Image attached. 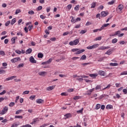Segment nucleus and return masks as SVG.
<instances>
[{
  "mask_svg": "<svg viewBox=\"0 0 127 127\" xmlns=\"http://www.w3.org/2000/svg\"><path fill=\"white\" fill-rule=\"evenodd\" d=\"M111 84H108L107 87L103 88L102 89V87H101V85H97L96 87H95V90H100V91H104V90H106V89H110L111 88Z\"/></svg>",
  "mask_w": 127,
  "mask_h": 127,
  "instance_id": "1",
  "label": "nucleus"
},
{
  "mask_svg": "<svg viewBox=\"0 0 127 127\" xmlns=\"http://www.w3.org/2000/svg\"><path fill=\"white\" fill-rule=\"evenodd\" d=\"M79 39H76L74 40L73 41H70L69 43V45L71 46H73V45H77L78 43L79 42Z\"/></svg>",
  "mask_w": 127,
  "mask_h": 127,
  "instance_id": "2",
  "label": "nucleus"
},
{
  "mask_svg": "<svg viewBox=\"0 0 127 127\" xmlns=\"http://www.w3.org/2000/svg\"><path fill=\"white\" fill-rule=\"evenodd\" d=\"M8 111V107L7 106H5L3 107L2 111H0V115H4L6 114Z\"/></svg>",
  "mask_w": 127,
  "mask_h": 127,
  "instance_id": "3",
  "label": "nucleus"
},
{
  "mask_svg": "<svg viewBox=\"0 0 127 127\" xmlns=\"http://www.w3.org/2000/svg\"><path fill=\"white\" fill-rule=\"evenodd\" d=\"M18 61H21L20 57H16L10 60L11 63H15V62H18Z\"/></svg>",
  "mask_w": 127,
  "mask_h": 127,
  "instance_id": "4",
  "label": "nucleus"
},
{
  "mask_svg": "<svg viewBox=\"0 0 127 127\" xmlns=\"http://www.w3.org/2000/svg\"><path fill=\"white\" fill-rule=\"evenodd\" d=\"M55 87H56V85H53L52 86H49L48 87L46 88V91H52V90H53L55 88Z\"/></svg>",
  "mask_w": 127,
  "mask_h": 127,
  "instance_id": "5",
  "label": "nucleus"
},
{
  "mask_svg": "<svg viewBox=\"0 0 127 127\" xmlns=\"http://www.w3.org/2000/svg\"><path fill=\"white\" fill-rule=\"evenodd\" d=\"M29 61L31 63H33V64L36 63V61L35 60V59H34V58L33 57V56H31L30 57Z\"/></svg>",
  "mask_w": 127,
  "mask_h": 127,
  "instance_id": "6",
  "label": "nucleus"
},
{
  "mask_svg": "<svg viewBox=\"0 0 127 127\" xmlns=\"http://www.w3.org/2000/svg\"><path fill=\"white\" fill-rule=\"evenodd\" d=\"M109 48H111V47H110V46H107V47L101 46L98 48V50H105V49H109Z\"/></svg>",
  "mask_w": 127,
  "mask_h": 127,
  "instance_id": "7",
  "label": "nucleus"
},
{
  "mask_svg": "<svg viewBox=\"0 0 127 127\" xmlns=\"http://www.w3.org/2000/svg\"><path fill=\"white\" fill-rule=\"evenodd\" d=\"M38 75H39V76H42L43 77H45V75H47V72L45 71H40L38 72Z\"/></svg>",
  "mask_w": 127,
  "mask_h": 127,
  "instance_id": "8",
  "label": "nucleus"
},
{
  "mask_svg": "<svg viewBox=\"0 0 127 127\" xmlns=\"http://www.w3.org/2000/svg\"><path fill=\"white\" fill-rule=\"evenodd\" d=\"M15 78H16V76H12L8 78H6L5 79V81H10V80H13V79H15Z\"/></svg>",
  "mask_w": 127,
  "mask_h": 127,
  "instance_id": "9",
  "label": "nucleus"
},
{
  "mask_svg": "<svg viewBox=\"0 0 127 127\" xmlns=\"http://www.w3.org/2000/svg\"><path fill=\"white\" fill-rule=\"evenodd\" d=\"M83 52H85V50L82 49L81 50H77V51L74 53L75 55H78L79 54H81V53H83Z\"/></svg>",
  "mask_w": 127,
  "mask_h": 127,
  "instance_id": "10",
  "label": "nucleus"
},
{
  "mask_svg": "<svg viewBox=\"0 0 127 127\" xmlns=\"http://www.w3.org/2000/svg\"><path fill=\"white\" fill-rule=\"evenodd\" d=\"M101 14L102 17H105V16H107V15L109 14V12H106V11H102L101 12Z\"/></svg>",
  "mask_w": 127,
  "mask_h": 127,
  "instance_id": "11",
  "label": "nucleus"
},
{
  "mask_svg": "<svg viewBox=\"0 0 127 127\" xmlns=\"http://www.w3.org/2000/svg\"><path fill=\"white\" fill-rule=\"evenodd\" d=\"M94 91H95V88L90 89L89 90L87 91L86 95H89L90 96V95L92 94V92H94Z\"/></svg>",
  "mask_w": 127,
  "mask_h": 127,
  "instance_id": "12",
  "label": "nucleus"
},
{
  "mask_svg": "<svg viewBox=\"0 0 127 127\" xmlns=\"http://www.w3.org/2000/svg\"><path fill=\"white\" fill-rule=\"evenodd\" d=\"M123 8H124V5L120 4V5H119L117 9V10L119 9L120 10V11H122V10H123Z\"/></svg>",
  "mask_w": 127,
  "mask_h": 127,
  "instance_id": "13",
  "label": "nucleus"
},
{
  "mask_svg": "<svg viewBox=\"0 0 127 127\" xmlns=\"http://www.w3.org/2000/svg\"><path fill=\"white\" fill-rule=\"evenodd\" d=\"M64 117H65V119H69V118H72V114L68 113L64 115Z\"/></svg>",
  "mask_w": 127,
  "mask_h": 127,
  "instance_id": "14",
  "label": "nucleus"
},
{
  "mask_svg": "<svg viewBox=\"0 0 127 127\" xmlns=\"http://www.w3.org/2000/svg\"><path fill=\"white\" fill-rule=\"evenodd\" d=\"M32 52V49L31 48L28 49L26 51V54H31V53Z\"/></svg>",
  "mask_w": 127,
  "mask_h": 127,
  "instance_id": "15",
  "label": "nucleus"
},
{
  "mask_svg": "<svg viewBox=\"0 0 127 127\" xmlns=\"http://www.w3.org/2000/svg\"><path fill=\"white\" fill-rule=\"evenodd\" d=\"M108 25H110V24H104L102 26V27L100 28L101 29V30H103V29H105V27H107V26H108Z\"/></svg>",
  "mask_w": 127,
  "mask_h": 127,
  "instance_id": "16",
  "label": "nucleus"
},
{
  "mask_svg": "<svg viewBox=\"0 0 127 127\" xmlns=\"http://www.w3.org/2000/svg\"><path fill=\"white\" fill-rule=\"evenodd\" d=\"M99 75H100V76H105V75L106 74V72H105V71L103 70H100L99 72Z\"/></svg>",
  "mask_w": 127,
  "mask_h": 127,
  "instance_id": "17",
  "label": "nucleus"
},
{
  "mask_svg": "<svg viewBox=\"0 0 127 127\" xmlns=\"http://www.w3.org/2000/svg\"><path fill=\"white\" fill-rule=\"evenodd\" d=\"M17 39V37H13L11 39V41L12 42V44H14L15 43V40Z\"/></svg>",
  "mask_w": 127,
  "mask_h": 127,
  "instance_id": "18",
  "label": "nucleus"
},
{
  "mask_svg": "<svg viewBox=\"0 0 127 127\" xmlns=\"http://www.w3.org/2000/svg\"><path fill=\"white\" fill-rule=\"evenodd\" d=\"M121 34V31L119 30L115 32L114 35H112V36H116V35H120Z\"/></svg>",
  "mask_w": 127,
  "mask_h": 127,
  "instance_id": "19",
  "label": "nucleus"
},
{
  "mask_svg": "<svg viewBox=\"0 0 127 127\" xmlns=\"http://www.w3.org/2000/svg\"><path fill=\"white\" fill-rule=\"evenodd\" d=\"M110 66H112L113 67H115L116 66H119V64L111 63L110 64Z\"/></svg>",
  "mask_w": 127,
  "mask_h": 127,
  "instance_id": "20",
  "label": "nucleus"
},
{
  "mask_svg": "<svg viewBox=\"0 0 127 127\" xmlns=\"http://www.w3.org/2000/svg\"><path fill=\"white\" fill-rule=\"evenodd\" d=\"M36 103L37 104H42V103H43V100H42V99H37L36 100Z\"/></svg>",
  "mask_w": 127,
  "mask_h": 127,
  "instance_id": "21",
  "label": "nucleus"
},
{
  "mask_svg": "<svg viewBox=\"0 0 127 127\" xmlns=\"http://www.w3.org/2000/svg\"><path fill=\"white\" fill-rule=\"evenodd\" d=\"M96 2H93L91 4V8H95L96 7Z\"/></svg>",
  "mask_w": 127,
  "mask_h": 127,
  "instance_id": "22",
  "label": "nucleus"
},
{
  "mask_svg": "<svg viewBox=\"0 0 127 127\" xmlns=\"http://www.w3.org/2000/svg\"><path fill=\"white\" fill-rule=\"evenodd\" d=\"M90 77H91L92 78H96L97 76H98V74L96 73H94V74H89Z\"/></svg>",
  "mask_w": 127,
  "mask_h": 127,
  "instance_id": "23",
  "label": "nucleus"
},
{
  "mask_svg": "<svg viewBox=\"0 0 127 127\" xmlns=\"http://www.w3.org/2000/svg\"><path fill=\"white\" fill-rule=\"evenodd\" d=\"M15 22H16V19H15V18H14L11 20V22L10 23L11 25H13L14 23H15Z\"/></svg>",
  "mask_w": 127,
  "mask_h": 127,
  "instance_id": "24",
  "label": "nucleus"
},
{
  "mask_svg": "<svg viewBox=\"0 0 127 127\" xmlns=\"http://www.w3.org/2000/svg\"><path fill=\"white\" fill-rule=\"evenodd\" d=\"M87 59V56L86 55H83L81 56V58L80 59V60H86Z\"/></svg>",
  "mask_w": 127,
  "mask_h": 127,
  "instance_id": "25",
  "label": "nucleus"
},
{
  "mask_svg": "<svg viewBox=\"0 0 127 127\" xmlns=\"http://www.w3.org/2000/svg\"><path fill=\"white\" fill-rule=\"evenodd\" d=\"M101 108V104H97L95 106V110H99Z\"/></svg>",
  "mask_w": 127,
  "mask_h": 127,
  "instance_id": "26",
  "label": "nucleus"
},
{
  "mask_svg": "<svg viewBox=\"0 0 127 127\" xmlns=\"http://www.w3.org/2000/svg\"><path fill=\"white\" fill-rule=\"evenodd\" d=\"M38 58H43V54L40 53L38 54Z\"/></svg>",
  "mask_w": 127,
  "mask_h": 127,
  "instance_id": "27",
  "label": "nucleus"
},
{
  "mask_svg": "<svg viewBox=\"0 0 127 127\" xmlns=\"http://www.w3.org/2000/svg\"><path fill=\"white\" fill-rule=\"evenodd\" d=\"M66 8V9L70 10V9H71V8H72V4H69L67 5Z\"/></svg>",
  "mask_w": 127,
  "mask_h": 127,
  "instance_id": "28",
  "label": "nucleus"
},
{
  "mask_svg": "<svg viewBox=\"0 0 127 127\" xmlns=\"http://www.w3.org/2000/svg\"><path fill=\"white\" fill-rule=\"evenodd\" d=\"M113 108V106L111 105H108L106 106L107 110H111V109Z\"/></svg>",
  "mask_w": 127,
  "mask_h": 127,
  "instance_id": "29",
  "label": "nucleus"
},
{
  "mask_svg": "<svg viewBox=\"0 0 127 127\" xmlns=\"http://www.w3.org/2000/svg\"><path fill=\"white\" fill-rule=\"evenodd\" d=\"M36 97V96H35V95H32L29 97V99H30V100L33 101V100H35Z\"/></svg>",
  "mask_w": 127,
  "mask_h": 127,
  "instance_id": "30",
  "label": "nucleus"
},
{
  "mask_svg": "<svg viewBox=\"0 0 127 127\" xmlns=\"http://www.w3.org/2000/svg\"><path fill=\"white\" fill-rule=\"evenodd\" d=\"M117 42H118V39L117 38L112 40V43H113V44H115V43H117Z\"/></svg>",
  "mask_w": 127,
  "mask_h": 127,
  "instance_id": "31",
  "label": "nucleus"
},
{
  "mask_svg": "<svg viewBox=\"0 0 127 127\" xmlns=\"http://www.w3.org/2000/svg\"><path fill=\"white\" fill-rule=\"evenodd\" d=\"M105 54H107V55H111L112 54V51L111 50H109L105 53Z\"/></svg>",
  "mask_w": 127,
  "mask_h": 127,
  "instance_id": "32",
  "label": "nucleus"
},
{
  "mask_svg": "<svg viewBox=\"0 0 127 127\" xmlns=\"http://www.w3.org/2000/svg\"><path fill=\"white\" fill-rule=\"evenodd\" d=\"M96 41L102 40V36L97 37L95 38V40Z\"/></svg>",
  "mask_w": 127,
  "mask_h": 127,
  "instance_id": "33",
  "label": "nucleus"
},
{
  "mask_svg": "<svg viewBox=\"0 0 127 127\" xmlns=\"http://www.w3.org/2000/svg\"><path fill=\"white\" fill-rule=\"evenodd\" d=\"M104 59H106V57L100 58L98 59V62H101V61H103Z\"/></svg>",
  "mask_w": 127,
  "mask_h": 127,
  "instance_id": "34",
  "label": "nucleus"
},
{
  "mask_svg": "<svg viewBox=\"0 0 127 127\" xmlns=\"http://www.w3.org/2000/svg\"><path fill=\"white\" fill-rule=\"evenodd\" d=\"M93 31L94 33L98 32V31H102V29H101V28L100 29H96L93 30Z\"/></svg>",
  "mask_w": 127,
  "mask_h": 127,
  "instance_id": "35",
  "label": "nucleus"
},
{
  "mask_svg": "<svg viewBox=\"0 0 127 127\" xmlns=\"http://www.w3.org/2000/svg\"><path fill=\"white\" fill-rule=\"evenodd\" d=\"M114 3H115V0H112V1H109L108 3V4H109L110 5H112V4H114Z\"/></svg>",
  "mask_w": 127,
  "mask_h": 127,
  "instance_id": "36",
  "label": "nucleus"
},
{
  "mask_svg": "<svg viewBox=\"0 0 127 127\" xmlns=\"http://www.w3.org/2000/svg\"><path fill=\"white\" fill-rule=\"evenodd\" d=\"M22 112H23L22 110H18L16 112L15 114L16 115H19Z\"/></svg>",
  "mask_w": 127,
  "mask_h": 127,
  "instance_id": "37",
  "label": "nucleus"
},
{
  "mask_svg": "<svg viewBox=\"0 0 127 127\" xmlns=\"http://www.w3.org/2000/svg\"><path fill=\"white\" fill-rule=\"evenodd\" d=\"M87 32V30H83L80 32V34H85Z\"/></svg>",
  "mask_w": 127,
  "mask_h": 127,
  "instance_id": "38",
  "label": "nucleus"
},
{
  "mask_svg": "<svg viewBox=\"0 0 127 127\" xmlns=\"http://www.w3.org/2000/svg\"><path fill=\"white\" fill-rule=\"evenodd\" d=\"M37 122V118L33 120V122L31 123V125H33Z\"/></svg>",
  "mask_w": 127,
  "mask_h": 127,
  "instance_id": "39",
  "label": "nucleus"
},
{
  "mask_svg": "<svg viewBox=\"0 0 127 127\" xmlns=\"http://www.w3.org/2000/svg\"><path fill=\"white\" fill-rule=\"evenodd\" d=\"M93 49L97 48V47H99V44H95L92 45Z\"/></svg>",
  "mask_w": 127,
  "mask_h": 127,
  "instance_id": "40",
  "label": "nucleus"
},
{
  "mask_svg": "<svg viewBox=\"0 0 127 127\" xmlns=\"http://www.w3.org/2000/svg\"><path fill=\"white\" fill-rule=\"evenodd\" d=\"M29 94V91H25L22 93V95H28Z\"/></svg>",
  "mask_w": 127,
  "mask_h": 127,
  "instance_id": "41",
  "label": "nucleus"
},
{
  "mask_svg": "<svg viewBox=\"0 0 127 127\" xmlns=\"http://www.w3.org/2000/svg\"><path fill=\"white\" fill-rule=\"evenodd\" d=\"M14 105H15V103L14 102H11L9 104V107H10L11 108V107H13V106H14Z\"/></svg>",
  "mask_w": 127,
  "mask_h": 127,
  "instance_id": "42",
  "label": "nucleus"
},
{
  "mask_svg": "<svg viewBox=\"0 0 127 127\" xmlns=\"http://www.w3.org/2000/svg\"><path fill=\"white\" fill-rule=\"evenodd\" d=\"M20 12H21V11L20 10V9H17L16 10V11H15V14H18V13H19Z\"/></svg>",
  "mask_w": 127,
  "mask_h": 127,
  "instance_id": "43",
  "label": "nucleus"
},
{
  "mask_svg": "<svg viewBox=\"0 0 127 127\" xmlns=\"http://www.w3.org/2000/svg\"><path fill=\"white\" fill-rule=\"evenodd\" d=\"M21 127H32V126L29 124H26L25 125L21 126Z\"/></svg>",
  "mask_w": 127,
  "mask_h": 127,
  "instance_id": "44",
  "label": "nucleus"
},
{
  "mask_svg": "<svg viewBox=\"0 0 127 127\" xmlns=\"http://www.w3.org/2000/svg\"><path fill=\"white\" fill-rule=\"evenodd\" d=\"M120 75L123 76V75H127V71H124L121 73Z\"/></svg>",
  "mask_w": 127,
  "mask_h": 127,
  "instance_id": "45",
  "label": "nucleus"
},
{
  "mask_svg": "<svg viewBox=\"0 0 127 127\" xmlns=\"http://www.w3.org/2000/svg\"><path fill=\"white\" fill-rule=\"evenodd\" d=\"M0 55H1V56H4L5 54L3 51H0Z\"/></svg>",
  "mask_w": 127,
  "mask_h": 127,
  "instance_id": "46",
  "label": "nucleus"
},
{
  "mask_svg": "<svg viewBox=\"0 0 127 127\" xmlns=\"http://www.w3.org/2000/svg\"><path fill=\"white\" fill-rule=\"evenodd\" d=\"M23 66H24V64H19L18 66H17V68H22V67H23Z\"/></svg>",
  "mask_w": 127,
  "mask_h": 127,
  "instance_id": "47",
  "label": "nucleus"
},
{
  "mask_svg": "<svg viewBox=\"0 0 127 127\" xmlns=\"http://www.w3.org/2000/svg\"><path fill=\"white\" fill-rule=\"evenodd\" d=\"M79 8H80V5H77L74 7L75 10H79Z\"/></svg>",
  "mask_w": 127,
  "mask_h": 127,
  "instance_id": "48",
  "label": "nucleus"
},
{
  "mask_svg": "<svg viewBox=\"0 0 127 127\" xmlns=\"http://www.w3.org/2000/svg\"><path fill=\"white\" fill-rule=\"evenodd\" d=\"M52 62V59H50L47 61V64H50Z\"/></svg>",
  "mask_w": 127,
  "mask_h": 127,
  "instance_id": "49",
  "label": "nucleus"
},
{
  "mask_svg": "<svg viewBox=\"0 0 127 127\" xmlns=\"http://www.w3.org/2000/svg\"><path fill=\"white\" fill-rule=\"evenodd\" d=\"M113 17V16L112 15H110L109 16V17L106 20V22H109V21H110V19H112V18Z\"/></svg>",
  "mask_w": 127,
  "mask_h": 127,
  "instance_id": "50",
  "label": "nucleus"
},
{
  "mask_svg": "<svg viewBox=\"0 0 127 127\" xmlns=\"http://www.w3.org/2000/svg\"><path fill=\"white\" fill-rule=\"evenodd\" d=\"M59 77H61V78H65V77H67V76L65 74H59Z\"/></svg>",
  "mask_w": 127,
  "mask_h": 127,
  "instance_id": "51",
  "label": "nucleus"
},
{
  "mask_svg": "<svg viewBox=\"0 0 127 127\" xmlns=\"http://www.w3.org/2000/svg\"><path fill=\"white\" fill-rule=\"evenodd\" d=\"M10 24V21H8L5 23V26H8L9 24Z\"/></svg>",
  "mask_w": 127,
  "mask_h": 127,
  "instance_id": "52",
  "label": "nucleus"
},
{
  "mask_svg": "<svg viewBox=\"0 0 127 127\" xmlns=\"http://www.w3.org/2000/svg\"><path fill=\"white\" fill-rule=\"evenodd\" d=\"M15 52H16L17 54H21V51H19V50H15Z\"/></svg>",
  "mask_w": 127,
  "mask_h": 127,
  "instance_id": "53",
  "label": "nucleus"
},
{
  "mask_svg": "<svg viewBox=\"0 0 127 127\" xmlns=\"http://www.w3.org/2000/svg\"><path fill=\"white\" fill-rule=\"evenodd\" d=\"M91 24H92V23L90 21H88L86 23L85 25H86V26H89V25H91Z\"/></svg>",
  "mask_w": 127,
  "mask_h": 127,
  "instance_id": "54",
  "label": "nucleus"
},
{
  "mask_svg": "<svg viewBox=\"0 0 127 127\" xmlns=\"http://www.w3.org/2000/svg\"><path fill=\"white\" fill-rule=\"evenodd\" d=\"M5 73V70L3 69H0V74H4Z\"/></svg>",
  "mask_w": 127,
  "mask_h": 127,
  "instance_id": "55",
  "label": "nucleus"
},
{
  "mask_svg": "<svg viewBox=\"0 0 127 127\" xmlns=\"http://www.w3.org/2000/svg\"><path fill=\"white\" fill-rule=\"evenodd\" d=\"M22 116H15V119H22Z\"/></svg>",
  "mask_w": 127,
  "mask_h": 127,
  "instance_id": "56",
  "label": "nucleus"
},
{
  "mask_svg": "<svg viewBox=\"0 0 127 127\" xmlns=\"http://www.w3.org/2000/svg\"><path fill=\"white\" fill-rule=\"evenodd\" d=\"M41 9H42V6H39L37 8V10H38V11L41 10Z\"/></svg>",
  "mask_w": 127,
  "mask_h": 127,
  "instance_id": "57",
  "label": "nucleus"
},
{
  "mask_svg": "<svg viewBox=\"0 0 127 127\" xmlns=\"http://www.w3.org/2000/svg\"><path fill=\"white\" fill-rule=\"evenodd\" d=\"M28 14H34V11H33V10H30L28 11Z\"/></svg>",
  "mask_w": 127,
  "mask_h": 127,
  "instance_id": "58",
  "label": "nucleus"
},
{
  "mask_svg": "<svg viewBox=\"0 0 127 127\" xmlns=\"http://www.w3.org/2000/svg\"><path fill=\"white\" fill-rule=\"evenodd\" d=\"M80 98H81V97L76 96L73 98V100H79Z\"/></svg>",
  "mask_w": 127,
  "mask_h": 127,
  "instance_id": "59",
  "label": "nucleus"
},
{
  "mask_svg": "<svg viewBox=\"0 0 127 127\" xmlns=\"http://www.w3.org/2000/svg\"><path fill=\"white\" fill-rule=\"evenodd\" d=\"M87 49L92 50V49H94V48H93V46H90L87 47Z\"/></svg>",
  "mask_w": 127,
  "mask_h": 127,
  "instance_id": "60",
  "label": "nucleus"
},
{
  "mask_svg": "<svg viewBox=\"0 0 127 127\" xmlns=\"http://www.w3.org/2000/svg\"><path fill=\"white\" fill-rule=\"evenodd\" d=\"M78 50H79V49H72L71 50V51L72 52H77V51H78Z\"/></svg>",
  "mask_w": 127,
  "mask_h": 127,
  "instance_id": "61",
  "label": "nucleus"
},
{
  "mask_svg": "<svg viewBox=\"0 0 127 127\" xmlns=\"http://www.w3.org/2000/svg\"><path fill=\"white\" fill-rule=\"evenodd\" d=\"M76 80L79 82H82V81H83L84 79L82 78H76Z\"/></svg>",
  "mask_w": 127,
  "mask_h": 127,
  "instance_id": "62",
  "label": "nucleus"
},
{
  "mask_svg": "<svg viewBox=\"0 0 127 127\" xmlns=\"http://www.w3.org/2000/svg\"><path fill=\"white\" fill-rule=\"evenodd\" d=\"M32 28H33V26H32V25L29 26L28 27V29H29V31H30V30H31V29H32Z\"/></svg>",
  "mask_w": 127,
  "mask_h": 127,
  "instance_id": "63",
  "label": "nucleus"
},
{
  "mask_svg": "<svg viewBox=\"0 0 127 127\" xmlns=\"http://www.w3.org/2000/svg\"><path fill=\"white\" fill-rule=\"evenodd\" d=\"M123 93L126 95L127 94V89H124L123 90Z\"/></svg>",
  "mask_w": 127,
  "mask_h": 127,
  "instance_id": "64",
  "label": "nucleus"
}]
</instances>
